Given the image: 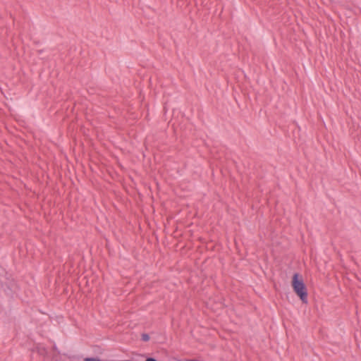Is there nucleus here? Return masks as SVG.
Listing matches in <instances>:
<instances>
[{
  "instance_id": "f257e3e1",
  "label": "nucleus",
  "mask_w": 361,
  "mask_h": 361,
  "mask_svg": "<svg viewBox=\"0 0 361 361\" xmlns=\"http://www.w3.org/2000/svg\"><path fill=\"white\" fill-rule=\"evenodd\" d=\"M292 286L294 292L300 298L301 301L307 303V291L302 279H298V274L295 273L293 276Z\"/></svg>"
},
{
  "instance_id": "f03ea898",
  "label": "nucleus",
  "mask_w": 361,
  "mask_h": 361,
  "mask_svg": "<svg viewBox=\"0 0 361 361\" xmlns=\"http://www.w3.org/2000/svg\"><path fill=\"white\" fill-rule=\"evenodd\" d=\"M142 340L143 341H148L149 340V336L147 334H142Z\"/></svg>"
}]
</instances>
